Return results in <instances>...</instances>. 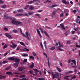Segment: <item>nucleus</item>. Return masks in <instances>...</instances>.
<instances>
[{"mask_svg":"<svg viewBox=\"0 0 80 80\" xmlns=\"http://www.w3.org/2000/svg\"><path fill=\"white\" fill-rule=\"evenodd\" d=\"M10 18V20H12L11 22L13 25H22L23 24L22 22H21L15 21L16 20L15 18L11 16Z\"/></svg>","mask_w":80,"mask_h":80,"instance_id":"obj_1","label":"nucleus"},{"mask_svg":"<svg viewBox=\"0 0 80 80\" xmlns=\"http://www.w3.org/2000/svg\"><path fill=\"white\" fill-rule=\"evenodd\" d=\"M23 36H24L25 37H26V38H27L29 40H30V38L29 37H31V36L30 35V32H26V35L23 33H22Z\"/></svg>","mask_w":80,"mask_h":80,"instance_id":"obj_2","label":"nucleus"},{"mask_svg":"<svg viewBox=\"0 0 80 80\" xmlns=\"http://www.w3.org/2000/svg\"><path fill=\"white\" fill-rule=\"evenodd\" d=\"M39 29L41 30V31L42 32V33H43V32H44L45 34L46 35V36L47 37H48V38H50V36H49V35L48 34V33H47V32H46V31H43V30H42V29L41 28H39Z\"/></svg>","mask_w":80,"mask_h":80,"instance_id":"obj_3","label":"nucleus"},{"mask_svg":"<svg viewBox=\"0 0 80 80\" xmlns=\"http://www.w3.org/2000/svg\"><path fill=\"white\" fill-rule=\"evenodd\" d=\"M62 27V30H65V27H64V25H63V24L61 23L60 24V26H58V28H60Z\"/></svg>","mask_w":80,"mask_h":80,"instance_id":"obj_4","label":"nucleus"},{"mask_svg":"<svg viewBox=\"0 0 80 80\" xmlns=\"http://www.w3.org/2000/svg\"><path fill=\"white\" fill-rule=\"evenodd\" d=\"M36 30L37 31V32L38 34V35H39V36H40V38H42V36L41 35V33H40V31H39V30L38 29H37Z\"/></svg>","mask_w":80,"mask_h":80,"instance_id":"obj_5","label":"nucleus"},{"mask_svg":"<svg viewBox=\"0 0 80 80\" xmlns=\"http://www.w3.org/2000/svg\"><path fill=\"white\" fill-rule=\"evenodd\" d=\"M5 35L9 38L11 39L12 38V36H11V35H10L8 33H5Z\"/></svg>","mask_w":80,"mask_h":80,"instance_id":"obj_6","label":"nucleus"},{"mask_svg":"<svg viewBox=\"0 0 80 80\" xmlns=\"http://www.w3.org/2000/svg\"><path fill=\"white\" fill-rule=\"evenodd\" d=\"M27 62V59H24L23 62H21V65H25V63Z\"/></svg>","mask_w":80,"mask_h":80,"instance_id":"obj_7","label":"nucleus"},{"mask_svg":"<svg viewBox=\"0 0 80 80\" xmlns=\"http://www.w3.org/2000/svg\"><path fill=\"white\" fill-rule=\"evenodd\" d=\"M25 69V68L23 66H22L19 67V68H18V71H22L23 70H24Z\"/></svg>","mask_w":80,"mask_h":80,"instance_id":"obj_8","label":"nucleus"},{"mask_svg":"<svg viewBox=\"0 0 80 80\" xmlns=\"http://www.w3.org/2000/svg\"><path fill=\"white\" fill-rule=\"evenodd\" d=\"M52 74L53 77V79H55V78H57V74H53V72H52Z\"/></svg>","mask_w":80,"mask_h":80,"instance_id":"obj_9","label":"nucleus"},{"mask_svg":"<svg viewBox=\"0 0 80 80\" xmlns=\"http://www.w3.org/2000/svg\"><path fill=\"white\" fill-rule=\"evenodd\" d=\"M4 17L5 19H9L10 18V17H9L7 14H5V15H4Z\"/></svg>","mask_w":80,"mask_h":80,"instance_id":"obj_10","label":"nucleus"},{"mask_svg":"<svg viewBox=\"0 0 80 80\" xmlns=\"http://www.w3.org/2000/svg\"><path fill=\"white\" fill-rule=\"evenodd\" d=\"M62 3H65V5H67V4L68 5V4H69V2H67V1H66V0H62Z\"/></svg>","mask_w":80,"mask_h":80,"instance_id":"obj_11","label":"nucleus"},{"mask_svg":"<svg viewBox=\"0 0 80 80\" xmlns=\"http://www.w3.org/2000/svg\"><path fill=\"white\" fill-rule=\"evenodd\" d=\"M57 4H54L51 6H49V8H53V7H57Z\"/></svg>","mask_w":80,"mask_h":80,"instance_id":"obj_12","label":"nucleus"},{"mask_svg":"<svg viewBox=\"0 0 80 80\" xmlns=\"http://www.w3.org/2000/svg\"><path fill=\"white\" fill-rule=\"evenodd\" d=\"M20 59H18V58H16L15 62H16L17 63H20Z\"/></svg>","mask_w":80,"mask_h":80,"instance_id":"obj_13","label":"nucleus"},{"mask_svg":"<svg viewBox=\"0 0 80 80\" xmlns=\"http://www.w3.org/2000/svg\"><path fill=\"white\" fill-rule=\"evenodd\" d=\"M8 60H12L14 61V60H15V58H13V57H10V58H8Z\"/></svg>","mask_w":80,"mask_h":80,"instance_id":"obj_14","label":"nucleus"},{"mask_svg":"<svg viewBox=\"0 0 80 80\" xmlns=\"http://www.w3.org/2000/svg\"><path fill=\"white\" fill-rule=\"evenodd\" d=\"M73 73V71L70 70L69 71L66 72L65 74L67 75V74H68L69 73Z\"/></svg>","mask_w":80,"mask_h":80,"instance_id":"obj_15","label":"nucleus"},{"mask_svg":"<svg viewBox=\"0 0 80 80\" xmlns=\"http://www.w3.org/2000/svg\"><path fill=\"white\" fill-rule=\"evenodd\" d=\"M6 74L7 75H13V73L11 72H6Z\"/></svg>","mask_w":80,"mask_h":80,"instance_id":"obj_16","label":"nucleus"},{"mask_svg":"<svg viewBox=\"0 0 80 80\" xmlns=\"http://www.w3.org/2000/svg\"><path fill=\"white\" fill-rule=\"evenodd\" d=\"M32 64L30 66V68H32L34 67V65H35V64H34V63L33 62H32Z\"/></svg>","mask_w":80,"mask_h":80,"instance_id":"obj_17","label":"nucleus"},{"mask_svg":"<svg viewBox=\"0 0 80 80\" xmlns=\"http://www.w3.org/2000/svg\"><path fill=\"white\" fill-rule=\"evenodd\" d=\"M10 46L11 47L13 48H15L17 47V45L13 44L12 45H10Z\"/></svg>","mask_w":80,"mask_h":80,"instance_id":"obj_18","label":"nucleus"},{"mask_svg":"<svg viewBox=\"0 0 80 80\" xmlns=\"http://www.w3.org/2000/svg\"><path fill=\"white\" fill-rule=\"evenodd\" d=\"M29 9L30 10H33L34 9V7L33 6H31L29 7Z\"/></svg>","mask_w":80,"mask_h":80,"instance_id":"obj_19","label":"nucleus"},{"mask_svg":"<svg viewBox=\"0 0 80 80\" xmlns=\"http://www.w3.org/2000/svg\"><path fill=\"white\" fill-rule=\"evenodd\" d=\"M56 68L57 70L59 72H62V70H61V69H60V68L57 67Z\"/></svg>","mask_w":80,"mask_h":80,"instance_id":"obj_20","label":"nucleus"},{"mask_svg":"<svg viewBox=\"0 0 80 80\" xmlns=\"http://www.w3.org/2000/svg\"><path fill=\"white\" fill-rule=\"evenodd\" d=\"M6 78V77L5 76H0V79H2V78Z\"/></svg>","mask_w":80,"mask_h":80,"instance_id":"obj_21","label":"nucleus"},{"mask_svg":"<svg viewBox=\"0 0 80 80\" xmlns=\"http://www.w3.org/2000/svg\"><path fill=\"white\" fill-rule=\"evenodd\" d=\"M68 77H70V76H65L64 78V79H65V80H70V79L68 78Z\"/></svg>","mask_w":80,"mask_h":80,"instance_id":"obj_22","label":"nucleus"},{"mask_svg":"<svg viewBox=\"0 0 80 80\" xmlns=\"http://www.w3.org/2000/svg\"><path fill=\"white\" fill-rule=\"evenodd\" d=\"M22 14L18 13L15 15L16 17H19V16H22Z\"/></svg>","mask_w":80,"mask_h":80,"instance_id":"obj_23","label":"nucleus"},{"mask_svg":"<svg viewBox=\"0 0 80 80\" xmlns=\"http://www.w3.org/2000/svg\"><path fill=\"white\" fill-rule=\"evenodd\" d=\"M18 64H19V63L16 62V63H14V66H15V67H17L18 66Z\"/></svg>","mask_w":80,"mask_h":80,"instance_id":"obj_24","label":"nucleus"},{"mask_svg":"<svg viewBox=\"0 0 80 80\" xmlns=\"http://www.w3.org/2000/svg\"><path fill=\"white\" fill-rule=\"evenodd\" d=\"M57 50H59L60 51H62V52H64V51H65V50L60 48H58Z\"/></svg>","mask_w":80,"mask_h":80,"instance_id":"obj_25","label":"nucleus"},{"mask_svg":"<svg viewBox=\"0 0 80 80\" xmlns=\"http://www.w3.org/2000/svg\"><path fill=\"white\" fill-rule=\"evenodd\" d=\"M55 46H54L53 47L51 48H50V50H55Z\"/></svg>","mask_w":80,"mask_h":80,"instance_id":"obj_26","label":"nucleus"},{"mask_svg":"<svg viewBox=\"0 0 80 80\" xmlns=\"http://www.w3.org/2000/svg\"><path fill=\"white\" fill-rule=\"evenodd\" d=\"M30 7V5H28L26 6L24 8V9H25V10H27V9L28 8Z\"/></svg>","mask_w":80,"mask_h":80,"instance_id":"obj_27","label":"nucleus"},{"mask_svg":"<svg viewBox=\"0 0 80 80\" xmlns=\"http://www.w3.org/2000/svg\"><path fill=\"white\" fill-rule=\"evenodd\" d=\"M18 12H23V10L22 9H19L18 10Z\"/></svg>","mask_w":80,"mask_h":80,"instance_id":"obj_28","label":"nucleus"},{"mask_svg":"<svg viewBox=\"0 0 80 80\" xmlns=\"http://www.w3.org/2000/svg\"><path fill=\"white\" fill-rule=\"evenodd\" d=\"M40 45L41 48H42V49H43V44H42V42H40Z\"/></svg>","mask_w":80,"mask_h":80,"instance_id":"obj_29","label":"nucleus"},{"mask_svg":"<svg viewBox=\"0 0 80 80\" xmlns=\"http://www.w3.org/2000/svg\"><path fill=\"white\" fill-rule=\"evenodd\" d=\"M33 70L34 71V72H37V73H38L39 72V71L37 69H34Z\"/></svg>","mask_w":80,"mask_h":80,"instance_id":"obj_30","label":"nucleus"},{"mask_svg":"<svg viewBox=\"0 0 80 80\" xmlns=\"http://www.w3.org/2000/svg\"><path fill=\"white\" fill-rule=\"evenodd\" d=\"M28 13L29 15H33V12H29Z\"/></svg>","mask_w":80,"mask_h":80,"instance_id":"obj_31","label":"nucleus"},{"mask_svg":"<svg viewBox=\"0 0 80 80\" xmlns=\"http://www.w3.org/2000/svg\"><path fill=\"white\" fill-rule=\"evenodd\" d=\"M61 47H63V44H62L61 45L59 46L58 47V48H60Z\"/></svg>","mask_w":80,"mask_h":80,"instance_id":"obj_32","label":"nucleus"},{"mask_svg":"<svg viewBox=\"0 0 80 80\" xmlns=\"http://www.w3.org/2000/svg\"><path fill=\"white\" fill-rule=\"evenodd\" d=\"M4 3V1L0 0V4H3Z\"/></svg>","mask_w":80,"mask_h":80,"instance_id":"obj_33","label":"nucleus"},{"mask_svg":"<svg viewBox=\"0 0 80 80\" xmlns=\"http://www.w3.org/2000/svg\"><path fill=\"white\" fill-rule=\"evenodd\" d=\"M10 68H11V66H10L9 67H8L6 68L5 70H9V69H10Z\"/></svg>","mask_w":80,"mask_h":80,"instance_id":"obj_34","label":"nucleus"},{"mask_svg":"<svg viewBox=\"0 0 80 80\" xmlns=\"http://www.w3.org/2000/svg\"><path fill=\"white\" fill-rule=\"evenodd\" d=\"M30 58H31V60H34V58H35L32 56H30Z\"/></svg>","mask_w":80,"mask_h":80,"instance_id":"obj_35","label":"nucleus"},{"mask_svg":"<svg viewBox=\"0 0 80 80\" xmlns=\"http://www.w3.org/2000/svg\"><path fill=\"white\" fill-rule=\"evenodd\" d=\"M8 46V45H7L5 44L3 47V49H5V48H7Z\"/></svg>","mask_w":80,"mask_h":80,"instance_id":"obj_36","label":"nucleus"},{"mask_svg":"<svg viewBox=\"0 0 80 80\" xmlns=\"http://www.w3.org/2000/svg\"><path fill=\"white\" fill-rule=\"evenodd\" d=\"M20 44L21 45H23V46H25V44L23 42H20Z\"/></svg>","mask_w":80,"mask_h":80,"instance_id":"obj_37","label":"nucleus"},{"mask_svg":"<svg viewBox=\"0 0 80 80\" xmlns=\"http://www.w3.org/2000/svg\"><path fill=\"white\" fill-rule=\"evenodd\" d=\"M25 77V75H22L20 76L19 77L20 78H23V77Z\"/></svg>","mask_w":80,"mask_h":80,"instance_id":"obj_38","label":"nucleus"},{"mask_svg":"<svg viewBox=\"0 0 80 80\" xmlns=\"http://www.w3.org/2000/svg\"><path fill=\"white\" fill-rule=\"evenodd\" d=\"M29 72L31 75H32V74H33V71L32 70L29 71Z\"/></svg>","mask_w":80,"mask_h":80,"instance_id":"obj_39","label":"nucleus"},{"mask_svg":"<svg viewBox=\"0 0 80 80\" xmlns=\"http://www.w3.org/2000/svg\"><path fill=\"white\" fill-rule=\"evenodd\" d=\"M8 62V61H4L2 62V64H5V63H7Z\"/></svg>","mask_w":80,"mask_h":80,"instance_id":"obj_40","label":"nucleus"},{"mask_svg":"<svg viewBox=\"0 0 80 80\" xmlns=\"http://www.w3.org/2000/svg\"><path fill=\"white\" fill-rule=\"evenodd\" d=\"M8 53H9V52L7 51L4 54V56H7V55L8 54Z\"/></svg>","mask_w":80,"mask_h":80,"instance_id":"obj_41","label":"nucleus"},{"mask_svg":"<svg viewBox=\"0 0 80 80\" xmlns=\"http://www.w3.org/2000/svg\"><path fill=\"white\" fill-rule=\"evenodd\" d=\"M13 32L14 33H17V32H18V31L16 30L15 29H14V30H13Z\"/></svg>","mask_w":80,"mask_h":80,"instance_id":"obj_42","label":"nucleus"},{"mask_svg":"<svg viewBox=\"0 0 80 80\" xmlns=\"http://www.w3.org/2000/svg\"><path fill=\"white\" fill-rule=\"evenodd\" d=\"M71 43V42H70V41L68 40L67 41L66 44H70Z\"/></svg>","mask_w":80,"mask_h":80,"instance_id":"obj_43","label":"nucleus"},{"mask_svg":"<svg viewBox=\"0 0 80 80\" xmlns=\"http://www.w3.org/2000/svg\"><path fill=\"white\" fill-rule=\"evenodd\" d=\"M33 3V1H30L28 2V4H30V3Z\"/></svg>","mask_w":80,"mask_h":80,"instance_id":"obj_44","label":"nucleus"},{"mask_svg":"<svg viewBox=\"0 0 80 80\" xmlns=\"http://www.w3.org/2000/svg\"><path fill=\"white\" fill-rule=\"evenodd\" d=\"M48 67L49 68L50 67V61H48Z\"/></svg>","mask_w":80,"mask_h":80,"instance_id":"obj_45","label":"nucleus"},{"mask_svg":"<svg viewBox=\"0 0 80 80\" xmlns=\"http://www.w3.org/2000/svg\"><path fill=\"white\" fill-rule=\"evenodd\" d=\"M22 56H24V57H28V54H25L22 55Z\"/></svg>","mask_w":80,"mask_h":80,"instance_id":"obj_46","label":"nucleus"},{"mask_svg":"<svg viewBox=\"0 0 80 80\" xmlns=\"http://www.w3.org/2000/svg\"><path fill=\"white\" fill-rule=\"evenodd\" d=\"M46 2L47 3H51V1H49V0H47L46 1Z\"/></svg>","mask_w":80,"mask_h":80,"instance_id":"obj_47","label":"nucleus"},{"mask_svg":"<svg viewBox=\"0 0 80 80\" xmlns=\"http://www.w3.org/2000/svg\"><path fill=\"white\" fill-rule=\"evenodd\" d=\"M6 7H7V6H6V5H3L2 6V8H6Z\"/></svg>","mask_w":80,"mask_h":80,"instance_id":"obj_48","label":"nucleus"},{"mask_svg":"<svg viewBox=\"0 0 80 80\" xmlns=\"http://www.w3.org/2000/svg\"><path fill=\"white\" fill-rule=\"evenodd\" d=\"M13 73L16 75H19L20 74V73L19 72H14Z\"/></svg>","mask_w":80,"mask_h":80,"instance_id":"obj_49","label":"nucleus"},{"mask_svg":"<svg viewBox=\"0 0 80 80\" xmlns=\"http://www.w3.org/2000/svg\"><path fill=\"white\" fill-rule=\"evenodd\" d=\"M72 62L73 63H75V62H76V61L75 60H71Z\"/></svg>","mask_w":80,"mask_h":80,"instance_id":"obj_50","label":"nucleus"},{"mask_svg":"<svg viewBox=\"0 0 80 80\" xmlns=\"http://www.w3.org/2000/svg\"><path fill=\"white\" fill-rule=\"evenodd\" d=\"M4 30H6V31H8V29L7 28H4Z\"/></svg>","mask_w":80,"mask_h":80,"instance_id":"obj_51","label":"nucleus"},{"mask_svg":"<svg viewBox=\"0 0 80 80\" xmlns=\"http://www.w3.org/2000/svg\"><path fill=\"white\" fill-rule=\"evenodd\" d=\"M45 27L46 28H48V29H49V30H50V29H51V28L50 27H49L48 26H45Z\"/></svg>","mask_w":80,"mask_h":80,"instance_id":"obj_52","label":"nucleus"},{"mask_svg":"<svg viewBox=\"0 0 80 80\" xmlns=\"http://www.w3.org/2000/svg\"><path fill=\"white\" fill-rule=\"evenodd\" d=\"M38 2H40V1H39V0H33V3L34 2H38Z\"/></svg>","mask_w":80,"mask_h":80,"instance_id":"obj_53","label":"nucleus"},{"mask_svg":"<svg viewBox=\"0 0 80 80\" xmlns=\"http://www.w3.org/2000/svg\"><path fill=\"white\" fill-rule=\"evenodd\" d=\"M63 16V12H62L61 14H60V17H62Z\"/></svg>","mask_w":80,"mask_h":80,"instance_id":"obj_54","label":"nucleus"},{"mask_svg":"<svg viewBox=\"0 0 80 80\" xmlns=\"http://www.w3.org/2000/svg\"><path fill=\"white\" fill-rule=\"evenodd\" d=\"M76 12H77V10H76L75 9L74 10L73 12L74 13H75V14L76 13Z\"/></svg>","mask_w":80,"mask_h":80,"instance_id":"obj_55","label":"nucleus"},{"mask_svg":"<svg viewBox=\"0 0 80 80\" xmlns=\"http://www.w3.org/2000/svg\"><path fill=\"white\" fill-rule=\"evenodd\" d=\"M71 62V59H70L68 62V64H69V63H70V62Z\"/></svg>","mask_w":80,"mask_h":80,"instance_id":"obj_56","label":"nucleus"},{"mask_svg":"<svg viewBox=\"0 0 80 80\" xmlns=\"http://www.w3.org/2000/svg\"><path fill=\"white\" fill-rule=\"evenodd\" d=\"M58 77H60V75H59V73L58 72L56 73Z\"/></svg>","mask_w":80,"mask_h":80,"instance_id":"obj_57","label":"nucleus"},{"mask_svg":"<svg viewBox=\"0 0 80 80\" xmlns=\"http://www.w3.org/2000/svg\"><path fill=\"white\" fill-rule=\"evenodd\" d=\"M78 20H79V19L77 18L75 20V21L76 23H78Z\"/></svg>","mask_w":80,"mask_h":80,"instance_id":"obj_58","label":"nucleus"},{"mask_svg":"<svg viewBox=\"0 0 80 80\" xmlns=\"http://www.w3.org/2000/svg\"><path fill=\"white\" fill-rule=\"evenodd\" d=\"M32 54L33 55H34V56H36V53H35V52H32Z\"/></svg>","mask_w":80,"mask_h":80,"instance_id":"obj_59","label":"nucleus"},{"mask_svg":"<svg viewBox=\"0 0 80 80\" xmlns=\"http://www.w3.org/2000/svg\"><path fill=\"white\" fill-rule=\"evenodd\" d=\"M64 34L66 36H67V35H68V32H66L64 33Z\"/></svg>","mask_w":80,"mask_h":80,"instance_id":"obj_60","label":"nucleus"},{"mask_svg":"<svg viewBox=\"0 0 80 80\" xmlns=\"http://www.w3.org/2000/svg\"><path fill=\"white\" fill-rule=\"evenodd\" d=\"M52 15H55V11L53 12L52 13Z\"/></svg>","mask_w":80,"mask_h":80,"instance_id":"obj_61","label":"nucleus"},{"mask_svg":"<svg viewBox=\"0 0 80 80\" xmlns=\"http://www.w3.org/2000/svg\"><path fill=\"white\" fill-rule=\"evenodd\" d=\"M39 73L40 75H42V72H41V71H39Z\"/></svg>","mask_w":80,"mask_h":80,"instance_id":"obj_62","label":"nucleus"},{"mask_svg":"<svg viewBox=\"0 0 80 80\" xmlns=\"http://www.w3.org/2000/svg\"><path fill=\"white\" fill-rule=\"evenodd\" d=\"M21 80H27V79L26 78H23V79H21Z\"/></svg>","mask_w":80,"mask_h":80,"instance_id":"obj_63","label":"nucleus"},{"mask_svg":"<svg viewBox=\"0 0 80 80\" xmlns=\"http://www.w3.org/2000/svg\"><path fill=\"white\" fill-rule=\"evenodd\" d=\"M76 47H79V48H80V45H76Z\"/></svg>","mask_w":80,"mask_h":80,"instance_id":"obj_64","label":"nucleus"}]
</instances>
